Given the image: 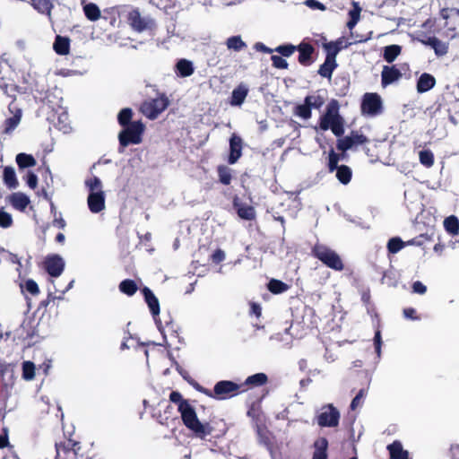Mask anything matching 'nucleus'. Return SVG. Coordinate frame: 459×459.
I'll list each match as a JSON object with an SVG mask.
<instances>
[{"instance_id":"41","label":"nucleus","mask_w":459,"mask_h":459,"mask_svg":"<svg viewBox=\"0 0 459 459\" xmlns=\"http://www.w3.org/2000/svg\"><path fill=\"white\" fill-rule=\"evenodd\" d=\"M217 173H218V177H219V181L225 185V186H229L231 182V179H232V175H231V169L225 166V165H219L217 167Z\"/></svg>"},{"instance_id":"57","label":"nucleus","mask_w":459,"mask_h":459,"mask_svg":"<svg viewBox=\"0 0 459 459\" xmlns=\"http://www.w3.org/2000/svg\"><path fill=\"white\" fill-rule=\"evenodd\" d=\"M257 435H258L260 443H262L263 445H264L265 446H268V447L272 446L270 432L265 427L264 428L258 427L257 428Z\"/></svg>"},{"instance_id":"9","label":"nucleus","mask_w":459,"mask_h":459,"mask_svg":"<svg viewBox=\"0 0 459 459\" xmlns=\"http://www.w3.org/2000/svg\"><path fill=\"white\" fill-rule=\"evenodd\" d=\"M126 19L132 29H152L155 26L153 19L149 15H143L138 8L129 10Z\"/></svg>"},{"instance_id":"35","label":"nucleus","mask_w":459,"mask_h":459,"mask_svg":"<svg viewBox=\"0 0 459 459\" xmlns=\"http://www.w3.org/2000/svg\"><path fill=\"white\" fill-rule=\"evenodd\" d=\"M402 52V47L399 45H389L384 48L383 57L384 59L391 64Z\"/></svg>"},{"instance_id":"19","label":"nucleus","mask_w":459,"mask_h":459,"mask_svg":"<svg viewBox=\"0 0 459 459\" xmlns=\"http://www.w3.org/2000/svg\"><path fill=\"white\" fill-rule=\"evenodd\" d=\"M142 293L152 316L154 318L157 317L160 314V303L157 297L148 287H143L142 289Z\"/></svg>"},{"instance_id":"15","label":"nucleus","mask_w":459,"mask_h":459,"mask_svg":"<svg viewBox=\"0 0 459 459\" xmlns=\"http://www.w3.org/2000/svg\"><path fill=\"white\" fill-rule=\"evenodd\" d=\"M455 37V34L448 35L446 34L444 39H440L437 36H434L432 39L429 40V46L431 48H433L435 54L437 56H445L448 53L449 48V41L450 39H454Z\"/></svg>"},{"instance_id":"58","label":"nucleus","mask_w":459,"mask_h":459,"mask_svg":"<svg viewBox=\"0 0 459 459\" xmlns=\"http://www.w3.org/2000/svg\"><path fill=\"white\" fill-rule=\"evenodd\" d=\"M13 223V220L12 215L4 211V209H0V227L4 229L10 228Z\"/></svg>"},{"instance_id":"21","label":"nucleus","mask_w":459,"mask_h":459,"mask_svg":"<svg viewBox=\"0 0 459 459\" xmlns=\"http://www.w3.org/2000/svg\"><path fill=\"white\" fill-rule=\"evenodd\" d=\"M71 40L68 37L56 35L53 43L54 51L59 56H66L70 52Z\"/></svg>"},{"instance_id":"42","label":"nucleus","mask_w":459,"mask_h":459,"mask_svg":"<svg viewBox=\"0 0 459 459\" xmlns=\"http://www.w3.org/2000/svg\"><path fill=\"white\" fill-rule=\"evenodd\" d=\"M372 37V30H369L367 34L360 35L358 33V30H350V37L348 39V44L353 45L358 43H363L370 39Z\"/></svg>"},{"instance_id":"2","label":"nucleus","mask_w":459,"mask_h":459,"mask_svg":"<svg viewBox=\"0 0 459 459\" xmlns=\"http://www.w3.org/2000/svg\"><path fill=\"white\" fill-rule=\"evenodd\" d=\"M344 118L339 114V104L336 100H332L326 108V111L319 118V127L323 131L331 129L336 137L344 134Z\"/></svg>"},{"instance_id":"5","label":"nucleus","mask_w":459,"mask_h":459,"mask_svg":"<svg viewBox=\"0 0 459 459\" xmlns=\"http://www.w3.org/2000/svg\"><path fill=\"white\" fill-rule=\"evenodd\" d=\"M123 127L124 129L118 134V141L121 147L125 148L129 144H139L142 143L145 126L141 120L133 121L131 125Z\"/></svg>"},{"instance_id":"44","label":"nucleus","mask_w":459,"mask_h":459,"mask_svg":"<svg viewBox=\"0 0 459 459\" xmlns=\"http://www.w3.org/2000/svg\"><path fill=\"white\" fill-rule=\"evenodd\" d=\"M133 110L130 108H122L117 115V122L121 126L131 125Z\"/></svg>"},{"instance_id":"45","label":"nucleus","mask_w":459,"mask_h":459,"mask_svg":"<svg viewBox=\"0 0 459 459\" xmlns=\"http://www.w3.org/2000/svg\"><path fill=\"white\" fill-rule=\"evenodd\" d=\"M120 13L117 6L105 9L103 12L102 18L109 21V24L112 27L117 25V19L119 18Z\"/></svg>"},{"instance_id":"20","label":"nucleus","mask_w":459,"mask_h":459,"mask_svg":"<svg viewBox=\"0 0 459 459\" xmlns=\"http://www.w3.org/2000/svg\"><path fill=\"white\" fill-rule=\"evenodd\" d=\"M435 77L428 73H423L417 81L416 89L419 93H424L434 88Z\"/></svg>"},{"instance_id":"13","label":"nucleus","mask_w":459,"mask_h":459,"mask_svg":"<svg viewBox=\"0 0 459 459\" xmlns=\"http://www.w3.org/2000/svg\"><path fill=\"white\" fill-rule=\"evenodd\" d=\"M44 267L50 276L58 277L64 271L65 262L58 255H48L45 259Z\"/></svg>"},{"instance_id":"54","label":"nucleus","mask_w":459,"mask_h":459,"mask_svg":"<svg viewBox=\"0 0 459 459\" xmlns=\"http://www.w3.org/2000/svg\"><path fill=\"white\" fill-rule=\"evenodd\" d=\"M336 148L338 151L346 152L348 150L353 148L352 140L347 135L344 137H339L336 142Z\"/></svg>"},{"instance_id":"49","label":"nucleus","mask_w":459,"mask_h":459,"mask_svg":"<svg viewBox=\"0 0 459 459\" xmlns=\"http://www.w3.org/2000/svg\"><path fill=\"white\" fill-rule=\"evenodd\" d=\"M348 136L352 140L353 148L369 142V139L365 134L356 130H352Z\"/></svg>"},{"instance_id":"27","label":"nucleus","mask_w":459,"mask_h":459,"mask_svg":"<svg viewBox=\"0 0 459 459\" xmlns=\"http://www.w3.org/2000/svg\"><path fill=\"white\" fill-rule=\"evenodd\" d=\"M337 66L338 64L336 60L325 57V62L319 66L317 73L324 78L331 79L332 74Z\"/></svg>"},{"instance_id":"18","label":"nucleus","mask_w":459,"mask_h":459,"mask_svg":"<svg viewBox=\"0 0 459 459\" xmlns=\"http://www.w3.org/2000/svg\"><path fill=\"white\" fill-rule=\"evenodd\" d=\"M242 155V139L233 134L230 139V155L228 162L235 164Z\"/></svg>"},{"instance_id":"46","label":"nucleus","mask_w":459,"mask_h":459,"mask_svg":"<svg viewBox=\"0 0 459 459\" xmlns=\"http://www.w3.org/2000/svg\"><path fill=\"white\" fill-rule=\"evenodd\" d=\"M237 213L242 220L253 221L255 219V210L253 206L248 204L241 207L240 209H238Z\"/></svg>"},{"instance_id":"8","label":"nucleus","mask_w":459,"mask_h":459,"mask_svg":"<svg viewBox=\"0 0 459 459\" xmlns=\"http://www.w3.org/2000/svg\"><path fill=\"white\" fill-rule=\"evenodd\" d=\"M296 51L299 52L298 62L302 66H310L316 60V48L312 44L310 38H305L296 46Z\"/></svg>"},{"instance_id":"25","label":"nucleus","mask_w":459,"mask_h":459,"mask_svg":"<svg viewBox=\"0 0 459 459\" xmlns=\"http://www.w3.org/2000/svg\"><path fill=\"white\" fill-rule=\"evenodd\" d=\"M248 94V89L244 84L237 86L231 93L230 104L231 106H240L246 100Z\"/></svg>"},{"instance_id":"64","label":"nucleus","mask_w":459,"mask_h":459,"mask_svg":"<svg viewBox=\"0 0 459 459\" xmlns=\"http://www.w3.org/2000/svg\"><path fill=\"white\" fill-rule=\"evenodd\" d=\"M74 455H76V459H90L89 455L83 451L81 443L78 441H76V446H74Z\"/></svg>"},{"instance_id":"30","label":"nucleus","mask_w":459,"mask_h":459,"mask_svg":"<svg viewBox=\"0 0 459 459\" xmlns=\"http://www.w3.org/2000/svg\"><path fill=\"white\" fill-rule=\"evenodd\" d=\"M268 382V377L264 373H256L252 376H249L245 382L242 384L244 386H250V387H255V386H262L267 384Z\"/></svg>"},{"instance_id":"34","label":"nucleus","mask_w":459,"mask_h":459,"mask_svg":"<svg viewBox=\"0 0 459 459\" xmlns=\"http://www.w3.org/2000/svg\"><path fill=\"white\" fill-rule=\"evenodd\" d=\"M11 74V67L7 61L0 57V88L6 89L8 86L7 81Z\"/></svg>"},{"instance_id":"4","label":"nucleus","mask_w":459,"mask_h":459,"mask_svg":"<svg viewBox=\"0 0 459 459\" xmlns=\"http://www.w3.org/2000/svg\"><path fill=\"white\" fill-rule=\"evenodd\" d=\"M459 26V9L443 8L438 18H429L423 24L424 29L444 27L446 29H456Z\"/></svg>"},{"instance_id":"16","label":"nucleus","mask_w":459,"mask_h":459,"mask_svg":"<svg viewBox=\"0 0 459 459\" xmlns=\"http://www.w3.org/2000/svg\"><path fill=\"white\" fill-rule=\"evenodd\" d=\"M7 201L11 206L20 212H24L30 204V197L22 192H14L7 196Z\"/></svg>"},{"instance_id":"61","label":"nucleus","mask_w":459,"mask_h":459,"mask_svg":"<svg viewBox=\"0 0 459 459\" xmlns=\"http://www.w3.org/2000/svg\"><path fill=\"white\" fill-rule=\"evenodd\" d=\"M435 35H429V33L423 31V30H418L416 34L411 35V37L418 40L419 42L429 46V40L432 39V38Z\"/></svg>"},{"instance_id":"48","label":"nucleus","mask_w":459,"mask_h":459,"mask_svg":"<svg viewBox=\"0 0 459 459\" xmlns=\"http://www.w3.org/2000/svg\"><path fill=\"white\" fill-rule=\"evenodd\" d=\"M420 162L427 167L430 168L434 164V154L430 150H422L419 153Z\"/></svg>"},{"instance_id":"38","label":"nucleus","mask_w":459,"mask_h":459,"mask_svg":"<svg viewBox=\"0 0 459 459\" xmlns=\"http://www.w3.org/2000/svg\"><path fill=\"white\" fill-rule=\"evenodd\" d=\"M360 12L361 8L359 6V4L353 3V8L348 13L349 19L346 22L348 29H353L356 26L360 17Z\"/></svg>"},{"instance_id":"40","label":"nucleus","mask_w":459,"mask_h":459,"mask_svg":"<svg viewBox=\"0 0 459 459\" xmlns=\"http://www.w3.org/2000/svg\"><path fill=\"white\" fill-rule=\"evenodd\" d=\"M445 230L453 235L459 233V220L455 215H450L444 221Z\"/></svg>"},{"instance_id":"6","label":"nucleus","mask_w":459,"mask_h":459,"mask_svg":"<svg viewBox=\"0 0 459 459\" xmlns=\"http://www.w3.org/2000/svg\"><path fill=\"white\" fill-rule=\"evenodd\" d=\"M169 104L168 97L160 94L157 98L144 100L140 106V111L149 119H155L168 108Z\"/></svg>"},{"instance_id":"26","label":"nucleus","mask_w":459,"mask_h":459,"mask_svg":"<svg viewBox=\"0 0 459 459\" xmlns=\"http://www.w3.org/2000/svg\"><path fill=\"white\" fill-rule=\"evenodd\" d=\"M30 4L38 13L48 17L54 7L53 0H30Z\"/></svg>"},{"instance_id":"39","label":"nucleus","mask_w":459,"mask_h":459,"mask_svg":"<svg viewBox=\"0 0 459 459\" xmlns=\"http://www.w3.org/2000/svg\"><path fill=\"white\" fill-rule=\"evenodd\" d=\"M83 12L88 20L95 22L101 17V13L97 4L93 3L83 6Z\"/></svg>"},{"instance_id":"36","label":"nucleus","mask_w":459,"mask_h":459,"mask_svg":"<svg viewBox=\"0 0 459 459\" xmlns=\"http://www.w3.org/2000/svg\"><path fill=\"white\" fill-rule=\"evenodd\" d=\"M178 74L182 77L190 76L194 73V67L192 62L186 59H180L177 63Z\"/></svg>"},{"instance_id":"33","label":"nucleus","mask_w":459,"mask_h":459,"mask_svg":"<svg viewBox=\"0 0 459 459\" xmlns=\"http://www.w3.org/2000/svg\"><path fill=\"white\" fill-rule=\"evenodd\" d=\"M118 290L121 293L128 297H132L138 290V285L135 282V281L131 279H126L119 283Z\"/></svg>"},{"instance_id":"14","label":"nucleus","mask_w":459,"mask_h":459,"mask_svg":"<svg viewBox=\"0 0 459 459\" xmlns=\"http://www.w3.org/2000/svg\"><path fill=\"white\" fill-rule=\"evenodd\" d=\"M403 77V74L396 65H384L381 72V84L386 87Z\"/></svg>"},{"instance_id":"11","label":"nucleus","mask_w":459,"mask_h":459,"mask_svg":"<svg viewBox=\"0 0 459 459\" xmlns=\"http://www.w3.org/2000/svg\"><path fill=\"white\" fill-rule=\"evenodd\" d=\"M382 100L377 93H365L360 109L363 115L377 116L382 112Z\"/></svg>"},{"instance_id":"24","label":"nucleus","mask_w":459,"mask_h":459,"mask_svg":"<svg viewBox=\"0 0 459 459\" xmlns=\"http://www.w3.org/2000/svg\"><path fill=\"white\" fill-rule=\"evenodd\" d=\"M389 451V459H410L408 451L403 448V445L399 440L394 441L387 446Z\"/></svg>"},{"instance_id":"29","label":"nucleus","mask_w":459,"mask_h":459,"mask_svg":"<svg viewBox=\"0 0 459 459\" xmlns=\"http://www.w3.org/2000/svg\"><path fill=\"white\" fill-rule=\"evenodd\" d=\"M16 163L20 170L36 166L37 161L33 155L21 152L16 155Z\"/></svg>"},{"instance_id":"56","label":"nucleus","mask_w":459,"mask_h":459,"mask_svg":"<svg viewBox=\"0 0 459 459\" xmlns=\"http://www.w3.org/2000/svg\"><path fill=\"white\" fill-rule=\"evenodd\" d=\"M305 102L310 106V108L319 109L325 103V99L320 96H307L305 98Z\"/></svg>"},{"instance_id":"60","label":"nucleus","mask_w":459,"mask_h":459,"mask_svg":"<svg viewBox=\"0 0 459 459\" xmlns=\"http://www.w3.org/2000/svg\"><path fill=\"white\" fill-rule=\"evenodd\" d=\"M22 288H24L27 292L31 294L32 296H37L39 294V288L38 283L32 280L29 279L25 281L24 285L22 286Z\"/></svg>"},{"instance_id":"50","label":"nucleus","mask_w":459,"mask_h":459,"mask_svg":"<svg viewBox=\"0 0 459 459\" xmlns=\"http://www.w3.org/2000/svg\"><path fill=\"white\" fill-rule=\"evenodd\" d=\"M294 114L303 119H308L312 116L310 106L304 101V104L296 106Z\"/></svg>"},{"instance_id":"31","label":"nucleus","mask_w":459,"mask_h":459,"mask_svg":"<svg viewBox=\"0 0 459 459\" xmlns=\"http://www.w3.org/2000/svg\"><path fill=\"white\" fill-rule=\"evenodd\" d=\"M334 171H336L335 176L340 183H342V185H348L351 182L352 178V170L349 166H337V169H335Z\"/></svg>"},{"instance_id":"10","label":"nucleus","mask_w":459,"mask_h":459,"mask_svg":"<svg viewBox=\"0 0 459 459\" xmlns=\"http://www.w3.org/2000/svg\"><path fill=\"white\" fill-rule=\"evenodd\" d=\"M316 418L320 427L334 428L339 425L340 412L333 404H327L322 408Z\"/></svg>"},{"instance_id":"59","label":"nucleus","mask_w":459,"mask_h":459,"mask_svg":"<svg viewBox=\"0 0 459 459\" xmlns=\"http://www.w3.org/2000/svg\"><path fill=\"white\" fill-rule=\"evenodd\" d=\"M23 180H25L27 186L34 190L38 186V177L31 170H28L27 173L22 177Z\"/></svg>"},{"instance_id":"37","label":"nucleus","mask_w":459,"mask_h":459,"mask_svg":"<svg viewBox=\"0 0 459 459\" xmlns=\"http://www.w3.org/2000/svg\"><path fill=\"white\" fill-rule=\"evenodd\" d=\"M267 289L273 294H281L289 290V285L280 280L271 279L267 284Z\"/></svg>"},{"instance_id":"43","label":"nucleus","mask_w":459,"mask_h":459,"mask_svg":"<svg viewBox=\"0 0 459 459\" xmlns=\"http://www.w3.org/2000/svg\"><path fill=\"white\" fill-rule=\"evenodd\" d=\"M405 247V243L399 237L391 238L387 242V251L389 254H396Z\"/></svg>"},{"instance_id":"3","label":"nucleus","mask_w":459,"mask_h":459,"mask_svg":"<svg viewBox=\"0 0 459 459\" xmlns=\"http://www.w3.org/2000/svg\"><path fill=\"white\" fill-rule=\"evenodd\" d=\"M311 255L330 269L338 272L344 269L341 256L334 250L324 244H315L311 249Z\"/></svg>"},{"instance_id":"63","label":"nucleus","mask_w":459,"mask_h":459,"mask_svg":"<svg viewBox=\"0 0 459 459\" xmlns=\"http://www.w3.org/2000/svg\"><path fill=\"white\" fill-rule=\"evenodd\" d=\"M225 259V253L221 248L216 249L211 255L213 264H218Z\"/></svg>"},{"instance_id":"52","label":"nucleus","mask_w":459,"mask_h":459,"mask_svg":"<svg viewBox=\"0 0 459 459\" xmlns=\"http://www.w3.org/2000/svg\"><path fill=\"white\" fill-rule=\"evenodd\" d=\"M85 186L88 187L90 193H94L96 191H102V183L100 179L93 176L85 180Z\"/></svg>"},{"instance_id":"47","label":"nucleus","mask_w":459,"mask_h":459,"mask_svg":"<svg viewBox=\"0 0 459 459\" xmlns=\"http://www.w3.org/2000/svg\"><path fill=\"white\" fill-rule=\"evenodd\" d=\"M226 45L229 49H233L235 51H239L246 47V44L240 36L230 37L226 41Z\"/></svg>"},{"instance_id":"22","label":"nucleus","mask_w":459,"mask_h":459,"mask_svg":"<svg viewBox=\"0 0 459 459\" xmlns=\"http://www.w3.org/2000/svg\"><path fill=\"white\" fill-rule=\"evenodd\" d=\"M312 459H328V440L326 437H319L314 442Z\"/></svg>"},{"instance_id":"7","label":"nucleus","mask_w":459,"mask_h":459,"mask_svg":"<svg viewBox=\"0 0 459 459\" xmlns=\"http://www.w3.org/2000/svg\"><path fill=\"white\" fill-rule=\"evenodd\" d=\"M247 389L243 385L237 384L230 380H221L213 387L214 400H227L232 398Z\"/></svg>"},{"instance_id":"53","label":"nucleus","mask_w":459,"mask_h":459,"mask_svg":"<svg viewBox=\"0 0 459 459\" xmlns=\"http://www.w3.org/2000/svg\"><path fill=\"white\" fill-rule=\"evenodd\" d=\"M296 46L292 44L279 45L274 48V51L279 53L281 56L289 57L296 51Z\"/></svg>"},{"instance_id":"28","label":"nucleus","mask_w":459,"mask_h":459,"mask_svg":"<svg viewBox=\"0 0 459 459\" xmlns=\"http://www.w3.org/2000/svg\"><path fill=\"white\" fill-rule=\"evenodd\" d=\"M348 154L346 152H335L333 149H331L328 153L327 168L330 173L333 172L337 169L338 162L340 160H347Z\"/></svg>"},{"instance_id":"17","label":"nucleus","mask_w":459,"mask_h":459,"mask_svg":"<svg viewBox=\"0 0 459 459\" xmlns=\"http://www.w3.org/2000/svg\"><path fill=\"white\" fill-rule=\"evenodd\" d=\"M89 210L93 213H98L105 208V194L103 191L90 193L87 198Z\"/></svg>"},{"instance_id":"23","label":"nucleus","mask_w":459,"mask_h":459,"mask_svg":"<svg viewBox=\"0 0 459 459\" xmlns=\"http://www.w3.org/2000/svg\"><path fill=\"white\" fill-rule=\"evenodd\" d=\"M3 181L8 189H16L19 186V181L13 167H4Z\"/></svg>"},{"instance_id":"62","label":"nucleus","mask_w":459,"mask_h":459,"mask_svg":"<svg viewBox=\"0 0 459 459\" xmlns=\"http://www.w3.org/2000/svg\"><path fill=\"white\" fill-rule=\"evenodd\" d=\"M273 66L277 69H288V62L281 56L273 55L271 56Z\"/></svg>"},{"instance_id":"55","label":"nucleus","mask_w":459,"mask_h":459,"mask_svg":"<svg viewBox=\"0 0 459 459\" xmlns=\"http://www.w3.org/2000/svg\"><path fill=\"white\" fill-rule=\"evenodd\" d=\"M323 48L325 50V57L336 60V56L340 52V48L335 47L332 41L324 42Z\"/></svg>"},{"instance_id":"12","label":"nucleus","mask_w":459,"mask_h":459,"mask_svg":"<svg viewBox=\"0 0 459 459\" xmlns=\"http://www.w3.org/2000/svg\"><path fill=\"white\" fill-rule=\"evenodd\" d=\"M74 446H76V441L71 438L56 442V459H76V455H74Z\"/></svg>"},{"instance_id":"1","label":"nucleus","mask_w":459,"mask_h":459,"mask_svg":"<svg viewBox=\"0 0 459 459\" xmlns=\"http://www.w3.org/2000/svg\"><path fill=\"white\" fill-rule=\"evenodd\" d=\"M169 401L178 404L183 424L189 429L195 437L205 440L207 437L220 438L227 432L226 423L223 420H210L202 422L199 420L195 408L188 400L183 398L178 391H172Z\"/></svg>"},{"instance_id":"32","label":"nucleus","mask_w":459,"mask_h":459,"mask_svg":"<svg viewBox=\"0 0 459 459\" xmlns=\"http://www.w3.org/2000/svg\"><path fill=\"white\" fill-rule=\"evenodd\" d=\"M22 118L21 111L18 110L12 117L6 118L3 125V133L5 134H11L20 124Z\"/></svg>"},{"instance_id":"51","label":"nucleus","mask_w":459,"mask_h":459,"mask_svg":"<svg viewBox=\"0 0 459 459\" xmlns=\"http://www.w3.org/2000/svg\"><path fill=\"white\" fill-rule=\"evenodd\" d=\"M35 377V365L31 361L22 363V377L25 380H31Z\"/></svg>"}]
</instances>
